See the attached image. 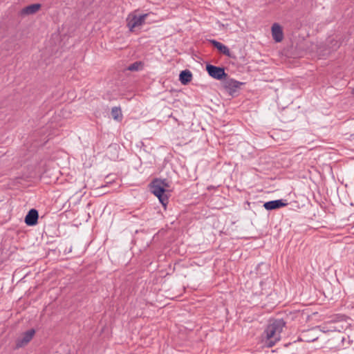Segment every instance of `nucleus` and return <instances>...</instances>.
<instances>
[{
  "label": "nucleus",
  "mask_w": 354,
  "mask_h": 354,
  "mask_svg": "<svg viewBox=\"0 0 354 354\" xmlns=\"http://www.w3.org/2000/svg\"><path fill=\"white\" fill-rule=\"evenodd\" d=\"M348 319V317H346L344 315H335L333 317H331V319L330 322L331 323H337V322H344V325H340V326H332L329 328H327L326 330V327H323V329L321 330L320 327L318 326L316 328H313L307 330H304L301 333L299 336V339L303 342H313L317 340L319 338V336L317 335V333L319 331H322L324 333L326 332H334L337 331V334L336 335L335 338L337 340L341 342V345L339 344L337 346H342L343 348H346V344L344 343V341L346 340V337L342 333H341V331L342 330H344L348 325L347 319Z\"/></svg>",
  "instance_id": "obj_1"
},
{
  "label": "nucleus",
  "mask_w": 354,
  "mask_h": 354,
  "mask_svg": "<svg viewBox=\"0 0 354 354\" xmlns=\"http://www.w3.org/2000/svg\"><path fill=\"white\" fill-rule=\"evenodd\" d=\"M285 324L286 322L283 319H275L272 323L268 325L264 334L268 347H272L280 339L281 333Z\"/></svg>",
  "instance_id": "obj_2"
},
{
  "label": "nucleus",
  "mask_w": 354,
  "mask_h": 354,
  "mask_svg": "<svg viewBox=\"0 0 354 354\" xmlns=\"http://www.w3.org/2000/svg\"><path fill=\"white\" fill-rule=\"evenodd\" d=\"M163 183L160 182V179H155L153 180L150 186L151 192L158 198L160 203L164 206L168 203L169 198L167 195L165 194L166 189L162 187V185Z\"/></svg>",
  "instance_id": "obj_3"
},
{
  "label": "nucleus",
  "mask_w": 354,
  "mask_h": 354,
  "mask_svg": "<svg viewBox=\"0 0 354 354\" xmlns=\"http://www.w3.org/2000/svg\"><path fill=\"white\" fill-rule=\"evenodd\" d=\"M152 14L150 13H146L143 14L140 16H137L135 14H129L127 18V26L131 32L133 31V29L136 27L142 26L145 24V21L147 18Z\"/></svg>",
  "instance_id": "obj_4"
},
{
  "label": "nucleus",
  "mask_w": 354,
  "mask_h": 354,
  "mask_svg": "<svg viewBox=\"0 0 354 354\" xmlns=\"http://www.w3.org/2000/svg\"><path fill=\"white\" fill-rule=\"evenodd\" d=\"M206 71L209 76L215 80H225L227 77V74L225 72L223 67L216 66L210 64L206 65Z\"/></svg>",
  "instance_id": "obj_5"
},
{
  "label": "nucleus",
  "mask_w": 354,
  "mask_h": 354,
  "mask_svg": "<svg viewBox=\"0 0 354 354\" xmlns=\"http://www.w3.org/2000/svg\"><path fill=\"white\" fill-rule=\"evenodd\" d=\"M223 86L225 91L229 93L230 95H233L237 92L240 86L244 84L243 82L236 81L232 78H225L223 82Z\"/></svg>",
  "instance_id": "obj_6"
},
{
  "label": "nucleus",
  "mask_w": 354,
  "mask_h": 354,
  "mask_svg": "<svg viewBox=\"0 0 354 354\" xmlns=\"http://www.w3.org/2000/svg\"><path fill=\"white\" fill-rule=\"evenodd\" d=\"M35 334V330L33 328H31L27 331H26L21 338H19L16 341V347L17 348H21L26 344H28L30 340L32 339L33 336Z\"/></svg>",
  "instance_id": "obj_7"
},
{
  "label": "nucleus",
  "mask_w": 354,
  "mask_h": 354,
  "mask_svg": "<svg viewBox=\"0 0 354 354\" xmlns=\"http://www.w3.org/2000/svg\"><path fill=\"white\" fill-rule=\"evenodd\" d=\"M287 205L288 203L286 202V200L278 199L266 202L263 204V207L266 210L270 211L274 209H278L279 208L286 206Z\"/></svg>",
  "instance_id": "obj_8"
},
{
  "label": "nucleus",
  "mask_w": 354,
  "mask_h": 354,
  "mask_svg": "<svg viewBox=\"0 0 354 354\" xmlns=\"http://www.w3.org/2000/svg\"><path fill=\"white\" fill-rule=\"evenodd\" d=\"M39 218L38 211L35 209H31L25 216V223L28 226H34L37 224Z\"/></svg>",
  "instance_id": "obj_9"
},
{
  "label": "nucleus",
  "mask_w": 354,
  "mask_h": 354,
  "mask_svg": "<svg viewBox=\"0 0 354 354\" xmlns=\"http://www.w3.org/2000/svg\"><path fill=\"white\" fill-rule=\"evenodd\" d=\"M272 35L273 39L276 42H280L283 39V32L282 27L277 23H274L272 24Z\"/></svg>",
  "instance_id": "obj_10"
},
{
  "label": "nucleus",
  "mask_w": 354,
  "mask_h": 354,
  "mask_svg": "<svg viewBox=\"0 0 354 354\" xmlns=\"http://www.w3.org/2000/svg\"><path fill=\"white\" fill-rule=\"evenodd\" d=\"M41 7V5L40 3H33L28 5L21 10V15H30L35 14L37 12H38Z\"/></svg>",
  "instance_id": "obj_11"
},
{
  "label": "nucleus",
  "mask_w": 354,
  "mask_h": 354,
  "mask_svg": "<svg viewBox=\"0 0 354 354\" xmlns=\"http://www.w3.org/2000/svg\"><path fill=\"white\" fill-rule=\"evenodd\" d=\"M209 42L213 45L214 47L217 48L220 53L227 57H231L230 49L226 46L214 39L209 40Z\"/></svg>",
  "instance_id": "obj_12"
},
{
  "label": "nucleus",
  "mask_w": 354,
  "mask_h": 354,
  "mask_svg": "<svg viewBox=\"0 0 354 354\" xmlns=\"http://www.w3.org/2000/svg\"><path fill=\"white\" fill-rule=\"evenodd\" d=\"M192 80V73L189 70L182 71L179 75V80L183 85L188 84Z\"/></svg>",
  "instance_id": "obj_13"
},
{
  "label": "nucleus",
  "mask_w": 354,
  "mask_h": 354,
  "mask_svg": "<svg viewBox=\"0 0 354 354\" xmlns=\"http://www.w3.org/2000/svg\"><path fill=\"white\" fill-rule=\"evenodd\" d=\"M112 118L117 121L122 120V113L120 107L114 106L111 109Z\"/></svg>",
  "instance_id": "obj_14"
},
{
  "label": "nucleus",
  "mask_w": 354,
  "mask_h": 354,
  "mask_svg": "<svg viewBox=\"0 0 354 354\" xmlns=\"http://www.w3.org/2000/svg\"><path fill=\"white\" fill-rule=\"evenodd\" d=\"M143 64L142 62L137 61L131 64L127 67V69L131 71H138L142 68Z\"/></svg>",
  "instance_id": "obj_15"
},
{
  "label": "nucleus",
  "mask_w": 354,
  "mask_h": 354,
  "mask_svg": "<svg viewBox=\"0 0 354 354\" xmlns=\"http://www.w3.org/2000/svg\"><path fill=\"white\" fill-rule=\"evenodd\" d=\"M160 182H162V183H162L163 185H162V187H164L165 189L166 187H169V183H168V181H167V179H163V180H161V179H160Z\"/></svg>",
  "instance_id": "obj_16"
},
{
  "label": "nucleus",
  "mask_w": 354,
  "mask_h": 354,
  "mask_svg": "<svg viewBox=\"0 0 354 354\" xmlns=\"http://www.w3.org/2000/svg\"><path fill=\"white\" fill-rule=\"evenodd\" d=\"M351 140L352 141H354V133H353V134H352V135L351 136Z\"/></svg>",
  "instance_id": "obj_17"
},
{
  "label": "nucleus",
  "mask_w": 354,
  "mask_h": 354,
  "mask_svg": "<svg viewBox=\"0 0 354 354\" xmlns=\"http://www.w3.org/2000/svg\"><path fill=\"white\" fill-rule=\"evenodd\" d=\"M68 354H70V353H68Z\"/></svg>",
  "instance_id": "obj_18"
}]
</instances>
